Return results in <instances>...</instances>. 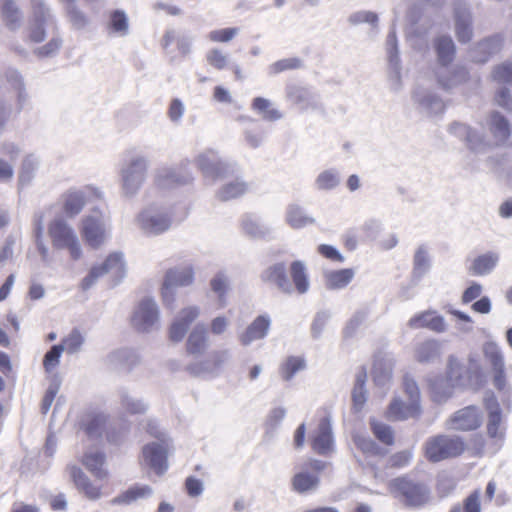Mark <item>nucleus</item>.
Wrapping results in <instances>:
<instances>
[{
	"mask_svg": "<svg viewBox=\"0 0 512 512\" xmlns=\"http://www.w3.org/2000/svg\"><path fill=\"white\" fill-rule=\"evenodd\" d=\"M388 488L390 493L406 507L418 508L429 502L430 490L421 480L403 475L392 479Z\"/></svg>",
	"mask_w": 512,
	"mask_h": 512,
	"instance_id": "nucleus-1",
	"label": "nucleus"
},
{
	"mask_svg": "<svg viewBox=\"0 0 512 512\" xmlns=\"http://www.w3.org/2000/svg\"><path fill=\"white\" fill-rule=\"evenodd\" d=\"M466 444L459 436L437 435L429 438L424 446L425 458L433 463L456 458L464 453Z\"/></svg>",
	"mask_w": 512,
	"mask_h": 512,
	"instance_id": "nucleus-2",
	"label": "nucleus"
},
{
	"mask_svg": "<svg viewBox=\"0 0 512 512\" xmlns=\"http://www.w3.org/2000/svg\"><path fill=\"white\" fill-rule=\"evenodd\" d=\"M48 234L55 249H67L73 260L82 255L79 240L73 229L63 220L56 219L49 223Z\"/></svg>",
	"mask_w": 512,
	"mask_h": 512,
	"instance_id": "nucleus-3",
	"label": "nucleus"
},
{
	"mask_svg": "<svg viewBox=\"0 0 512 512\" xmlns=\"http://www.w3.org/2000/svg\"><path fill=\"white\" fill-rule=\"evenodd\" d=\"M326 466L327 463L324 461L309 459L291 478L292 490L299 494L315 491L320 485V473Z\"/></svg>",
	"mask_w": 512,
	"mask_h": 512,
	"instance_id": "nucleus-4",
	"label": "nucleus"
},
{
	"mask_svg": "<svg viewBox=\"0 0 512 512\" xmlns=\"http://www.w3.org/2000/svg\"><path fill=\"white\" fill-rule=\"evenodd\" d=\"M108 274L115 278H121L123 276L124 263L120 254L111 253L101 264L94 265L88 275L81 281V289L84 291L88 290L100 277Z\"/></svg>",
	"mask_w": 512,
	"mask_h": 512,
	"instance_id": "nucleus-5",
	"label": "nucleus"
},
{
	"mask_svg": "<svg viewBox=\"0 0 512 512\" xmlns=\"http://www.w3.org/2000/svg\"><path fill=\"white\" fill-rule=\"evenodd\" d=\"M483 416L481 410L469 405L455 411L448 419L449 427L456 431H474L481 427Z\"/></svg>",
	"mask_w": 512,
	"mask_h": 512,
	"instance_id": "nucleus-6",
	"label": "nucleus"
},
{
	"mask_svg": "<svg viewBox=\"0 0 512 512\" xmlns=\"http://www.w3.org/2000/svg\"><path fill=\"white\" fill-rule=\"evenodd\" d=\"M309 443L314 453L326 456L334 450V440L330 420L327 417L319 419L317 427L309 436Z\"/></svg>",
	"mask_w": 512,
	"mask_h": 512,
	"instance_id": "nucleus-7",
	"label": "nucleus"
},
{
	"mask_svg": "<svg viewBox=\"0 0 512 512\" xmlns=\"http://www.w3.org/2000/svg\"><path fill=\"white\" fill-rule=\"evenodd\" d=\"M194 272L191 267L183 269H169L164 277L161 289V296L165 305H172L174 298L172 289L175 287L188 286L193 282Z\"/></svg>",
	"mask_w": 512,
	"mask_h": 512,
	"instance_id": "nucleus-8",
	"label": "nucleus"
},
{
	"mask_svg": "<svg viewBox=\"0 0 512 512\" xmlns=\"http://www.w3.org/2000/svg\"><path fill=\"white\" fill-rule=\"evenodd\" d=\"M80 233L85 243L91 248H99L105 241V226L98 211L82 219Z\"/></svg>",
	"mask_w": 512,
	"mask_h": 512,
	"instance_id": "nucleus-9",
	"label": "nucleus"
},
{
	"mask_svg": "<svg viewBox=\"0 0 512 512\" xmlns=\"http://www.w3.org/2000/svg\"><path fill=\"white\" fill-rule=\"evenodd\" d=\"M158 317L159 312L155 302L147 298L138 304L131 322L136 330L146 332L158 321Z\"/></svg>",
	"mask_w": 512,
	"mask_h": 512,
	"instance_id": "nucleus-10",
	"label": "nucleus"
},
{
	"mask_svg": "<svg viewBox=\"0 0 512 512\" xmlns=\"http://www.w3.org/2000/svg\"><path fill=\"white\" fill-rule=\"evenodd\" d=\"M199 315L200 309L197 306L181 309L169 328L170 340L173 342L181 341Z\"/></svg>",
	"mask_w": 512,
	"mask_h": 512,
	"instance_id": "nucleus-11",
	"label": "nucleus"
},
{
	"mask_svg": "<svg viewBox=\"0 0 512 512\" xmlns=\"http://www.w3.org/2000/svg\"><path fill=\"white\" fill-rule=\"evenodd\" d=\"M488 412L487 434L490 438H502V412L496 397L491 394L484 400Z\"/></svg>",
	"mask_w": 512,
	"mask_h": 512,
	"instance_id": "nucleus-12",
	"label": "nucleus"
},
{
	"mask_svg": "<svg viewBox=\"0 0 512 512\" xmlns=\"http://www.w3.org/2000/svg\"><path fill=\"white\" fill-rule=\"evenodd\" d=\"M407 325L411 329L426 328L438 333L445 330L444 318L432 310L415 314L409 319Z\"/></svg>",
	"mask_w": 512,
	"mask_h": 512,
	"instance_id": "nucleus-13",
	"label": "nucleus"
},
{
	"mask_svg": "<svg viewBox=\"0 0 512 512\" xmlns=\"http://www.w3.org/2000/svg\"><path fill=\"white\" fill-rule=\"evenodd\" d=\"M143 457L145 462L159 475L167 469V449L162 444L152 443L144 446Z\"/></svg>",
	"mask_w": 512,
	"mask_h": 512,
	"instance_id": "nucleus-14",
	"label": "nucleus"
},
{
	"mask_svg": "<svg viewBox=\"0 0 512 512\" xmlns=\"http://www.w3.org/2000/svg\"><path fill=\"white\" fill-rule=\"evenodd\" d=\"M421 409L417 402L404 403L399 399H394L388 406L385 417L388 420L399 421L408 418H415L420 415Z\"/></svg>",
	"mask_w": 512,
	"mask_h": 512,
	"instance_id": "nucleus-15",
	"label": "nucleus"
},
{
	"mask_svg": "<svg viewBox=\"0 0 512 512\" xmlns=\"http://www.w3.org/2000/svg\"><path fill=\"white\" fill-rule=\"evenodd\" d=\"M261 278L264 282L275 285L284 293L289 294L292 292V286L288 279L284 263H276L268 267L263 272Z\"/></svg>",
	"mask_w": 512,
	"mask_h": 512,
	"instance_id": "nucleus-16",
	"label": "nucleus"
},
{
	"mask_svg": "<svg viewBox=\"0 0 512 512\" xmlns=\"http://www.w3.org/2000/svg\"><path fill=\"white\" fill-rule=\"evenodd\" d=\"M69 473L76 488L87 498L95 500L101 496V487L93 484L77 466H70Z\"/></svg>",
	"mask_w": 512,
	"mask_h": 512,
	"instance_id": "nucleus-17",
	"label": "nucleus"
},
{
	"mask_svg": "<svg viewBox=\"0 0 512 512\" xmlns=\"http://www.w3.org/2000/svg\"><path fill=\"white\" fill-rule=\"evenodd\" d=\"M270 318L267 315H259L241 334L240 341L243 345H248L255 340L264 338L270 328Z\"/></svg>",
	"mask_w": 512,
	"mask_h": 512,
	"instance_id": "nucleus-18",
	"label": "nucleus"
},
{
	"mask_svg": "<svg viewBox=\"0 0 512 512\" xmlns=\"http://www.w3.org/2000/svg\"><path fill=\"white\" fill-rule=\"evenodd\" d=\"M81 463L96 479L104 480L108 477V471L104 469V453L87 452L82 456Z\"/></svg>",
	"mask_w": 512,
	"mask_h": 512,
	"instance_id": "nucleus-19",
	"label": "nucleus"
},
{
	"mask_svg": "<svg viewBox=\"0 0 512 512\" xmlns=\"http://www.w3.org/2000/svg\"><path fill=\"white\" fill-rule=\"evenodd\" d=\"M207 331L204 326L197 325L190 332L186 341V351L191 355L202 354L207 348Z\"/></svg>",
	"mask_w": 512,
	"mask_h": 512,
	"instance_id": "nucleus-20",
	"label": "nucleus"
},
{
	"mask_svg": "<svg viewBox=\"0 0 512 512\" xmlns=\"http://www.w3.org/2000/svg\"><path fill=\"white\" fill-rule=\"evenodd\" d=\"M290 276L299 294H304L309 289V279L306 267L301 261H293L289 267Z\"/></svg>",
	"mask_w": 512,
	"mask_h": 512,
	"instance_id": "nucleus-21",
	"label": "nucleus"
},
{
	"mask_svg": "<svg viewBox=\"0 0 512 512\" xmlns=\"http://www.w3.org/2000/svg\"><path fill=\"white\" fill-rule=\"evenodd\" d=\"M367 379V373L363 369L358 373L356 381L352 390V409L355 413L360 412L367 400V391L365 389V382Z\"/></svg>",
	"mask_w": 512,
	"mask_h": 512,
	"instance_id": "nucleus-22",
	"label": "nucleus"
},
{
	"mask_svg": "<svg viewBox=\"0 0 512 512\" xmlns=\"http://www.w3.org/2000/svg\"><path fill=\"white\" fill-rule=\"evenodd\" d=\"M47 9L42 3L34 6L35 24L31 27L29 38L32 42L39 43L45 38L44 23L47 17Z\"/></svg>",
	"mask_w": 512,
	"mask_h": 512,
	"instance_id": "nucleus-23",
	"label": "nucleus"
},
{
	"mask_svg": "<svg viewBox=\"0 0 512 512\" xmlns=\"http://www.w3.org/2000/svg\"><path fill=\"white\" fill-rule=\"evenodd\" d=\"M306 368V361L301 356H288L279 366V373L284 381H290L296 373Z\"/></svg>",
	"mask_w": 512,
	"mask_h": 512,
	"instance_id": "nucleus-24",
	"label": "nucleus"
},
{
	"mask_svg": "<svg viewBox=\"0 0 512 512\" xmlns=\"http://www.w3.org/2000/svg\"><path fill=\"white\" fill-rule=\"evenodd\" d=\"M354 277V270L344 268L333 270L325 275L326 286L329 289H342L346 287Z\"/></svg>",
	"mask_w": 512,
	"mask_h": 512,
	"instance_id": "nucleus-25",
	"label": "nucleus"
},
{
	"mask_svg": "<svg viewBox=\"0 0 512 512\" xmlns=\"http://www.w3.org/2000/svg\"><path fill=\"white\" fill-rule=\"evenodd\" d=\"M146 170V163L142 158L132 160L129 165L123 170L124 185L128 187L131 182L137 180L140 183Z\"/></svg>",
	"mask_w": 512,
	"mask_h": 512,
	"instance_id": "nucleus-26",
	"label": "nucleus"
},
{
	"mask_svg": "<svg viewBox=\"0 0 512 512\" xmlns=\"http://www.w3.org/2000/svg\"><path fill=\"white\" fill-rule=\"evenodd\" d=\"M497 261L498 257L493 253L480 255L473 260L469 271L473 275L487 274L495 267Z\"/></svg>",
	"mask_w": 512,
	"mask_h": 512,
	"instance_id": "nucleus-27",
	"label": "nucleus"
},
{
	"mask_svg": "<svg viewBox=\"0 0 512 512\" xmlns=\"http://www.w3.org/2000/svg\"><path fill=\"white\" fill-rule=\"evenodd\" d=\"M493 372V384L499 391L506 386V375L504 370L503 358L499 352H493L489 355Z\"/></svg>",
	"mask_w": 512,
	"mask_h": 512,
	"instance_id": "nucleus-28",
	"label": "nucleus"
},
{
	"mask_svg": "<svg viewBox=\"0 0 512 512\" xmlns=\"http://www.w3.org/2000/svg\"><path fill=\"white\" fill-rule=\"evenodd\" d=\"M435 49L439 61L446 65L453 60L455 46L452 39L448 36H441L435 40Z\"/></svg>",
	"mask_w": 512,
	"mask_h": 512,
	"instance_id": "nucleus-29",
	"label": "nucleus"
},
{
	"mask_svg": "<svg viewBox=\"0 0 512 512\" xmlns=\"http://www.w3.org/2000/svg\"><path fill=\"white\" fill-rule=\"evenodd\" d=\"M197 164L200 170L204 173H218L223 168L222 162L218 158L217 154L212 150L199 155L197 158Z\"/></svg>",
	"mask_w": 512,
	"mask_h": 512,
	"instance_id": "nucleus-30",
	"label": "nucleus"
},
{
	"mask_svg": "<svg viewBox=\"0 0 512 512\" xmlns=\"http://www.w3.org/2000/svg\"><path fill=\"white\" fill-rule=\"evenodd\" d=\"M456 35L460 42H469L472 38L470 15L465 11L456 12Z\"/></svg>",
	"mask_w": 512,
	"mask_h": 512,
	"instance_id": "nucleus-31",
	"label": "nucleus"
},
{
	"mask_svg": "<svg viewBox=\"0 0 512 512\" xmlns=\"http://www.w3.org/2000/svg\"><path fill=\"white\" fill-rule=\"evenodd\" d=\"M1 16L6 26L15 29L20 21L19 10L14 0H0Z\"/></svg>",
	"mask_w": 512,
	"mask_h": 512,
	"instance_id": "nucleus-32",
	"label": "nucleus"
},
{
	"mask_svg": "<svg viewBox=\"0 0 512 512\" xmlns=\"http://www.w3.org/2000/svg\"><path fill=\"white\" fill-rule=\"evenodd\" d=\"M142 226L148 233L158 234L169 228L170 219L166 216H143Z\"/></svg>",
	"mask_w": 512,
	"mask_h": 512,
	"instance_id": "nucleus-33",
	"label": "nucleus"
},
{
	"mask_svg": "<svg viewBox=\"0 0 512 512\" xmlns=\"http://www.w3.org/2000/svg\"><path fill=\"white\" fill-rule=\"evenodd\" d=\"M85 205V198L80 192L68 193L65 196L63 210L67 216L77 215Z\"/></svg>",
	"mask_w": 512,
	"mask_h": 512,
	"instance_id": "nucleus-34",
	"label": "nucleus"
},
{
	"mask_svg": "<svg viewBox=\"0 0 512 512\" xmlns=\"http://www.w3.org/2000/svg\"><path fill=\"white\" fill-rule=\"evenodd\" d=\"M490 130L501 141L506 140L510 136L509 124L505 117L499 113L491 114Z\"/></svg>",
	"mask_w": 512,
	"mask_h": 512,
	"instance_id": "nucleus-35",
	"label": "nucleus"
},
{
	"mask_svg": "<svg viewBox=\"0 0 512 512\" xmlns=\"http://www.w3.org/2000/svg\"><path fill=\"white\" fill-rule=\"evenodd\" d=\"M370 426L374 436L380 442L388 446L394 444V432L390 426L375 419L370 421Z\"/></svg>",
	"mask_w": 512,
	"mask_h": 512,
	"instance_id": "nucleus-36",
	"label": "nucleus"
},
{
	"mask_svg": "<svg viewBox=\"0 0 512 512\" xmlns=\"http://www.w3.org/2000/svg\"><path fill=\"white\" fill-rule=\"evenodd\" d=\"M252 109L263 114V118L269 121L278 120L281 117V113L271 108L269 100L263 97H256L252 101Z\"/></svg>",
	"mask_w": 512,
	"mask_h": 512,
	"instance_id": "nucleus-37",
	"label": "nucleus"
},
{
	"mask_svg": "<svg viewBox=\"0 0 512 512\" xmlns=\"http://www.w3.org/2000/svg\"><path fill=\"white\" fill-rule=\"evenodd\" d=\"M286 220L292 228L296 229L302 228L313 222V220L306 216L303 210L296 205H291L288 208Z\"/></svg>",
	"mask_w": 512,
	"mask_h": 512,
	"instance_id": "nucleus-38",
	"label": "nucleus"
},
{
	"mask_svg": "<svg viewBox=\"0 0 512 512\" xmlns=\"http://www.w3.org/2000/svg\"><path fill=\"white\" fill-rule=\"evenodd\" d=\"M246 191L247 185L244 182H231L222 187L219 191V198L223 201H227L243 195Z\"/></svg>",
	"mask_w": 512,
	"mask_h": 512,
	"instance_id": "nucleus-39",
	"label": "nucleus"
},
{
	"mask_svg": "<svg viewBox=\"0 0 512 512\" xmlns=\"http://www.w3.org/2000/svg\"><path fill=\"white\" fill-rule=\"evenodd\" d=\"M207 63L216 70H224L228 68V56L220 49L213 48L206 54Z\"/></svg>",
	"mask_w": 512,
	"mask_h": 512,
	"instance_id": "nucleus-40",
	"label": "nucleus"
},
{
	"mask_svg": "<svg viewBox=\"0 0 512 512\" xmlns=\"http://www.w3.org/2000/svg\"><path fill=\"white\" fill-rule=\"evenodd\" d=\"M187 182V179L182 177L180 170H171L165 175L157 178V185L159 188H171Z\"/></svg>",
	"mask_w": 512,
	"mask_h": 512,
	"instance_id": "nucleus-41",
	"label": "nucleus"
},
{
	"mask_svg": "<svg viewBox=\"0 0 512 512\" xmlns=\"http://www.w3.org/2000/svg\"><path fill=\"white\" fill-rule=\"evenodd\" d=\"M62 352V345H54L45 354L43 359V367L47 373L52 372L58 366Z\"/></svg>",
	"mask_w": 512,
	"mask_h": 512,
	"instance_id": "nucleus-42",
	"label": "nucleus"
},
{
	"mask_svg": "<svg viewBox=\"0 0 512 512\" xmlns=\"http://www.w3.org/2000/svg\"><path fill=\"white\" fill-rule=\"evenodd\" d=\"M109 28L116 33L122 35L128 31V20L123 11L115 10L110 15Z\"/></svg>",
	"mask_w": 512,
	"mask_h": 512,
	"instance_id": "nucleus-43",
	"label": "nucleus"
},
{
	"mask_svg": "<svg viewBox=\"0 0 512 512\" xmlns=\"http://www.w3.org/2000/svg\"><path fill=\"white\" fill-rule=\"evenodd\" d=\"M316 184L319 189L330 190L339 184V177L334 170H326L319 174Z\"/></svg>",
	"mask_w": 512,
	"mask_h": 512,
	"instance_id": "nucleus-44",
	"label": "nucleus"
},
{
	"mask_svg": "<svg viewBox=\"0 0 512 512\" xmlns=\"http://www.w3.org/2000/svg\"><path fill=\"white\" fill-rule=\"evenodd\" d=\"M239 32L237 27H228L213 30L209 33V39L216 43H227L231 41Z\"/></svg>",
	"mask_w": 512,
	"mask_h": 512,
	"instance_id": "nucleus-45",
	"label": "nucleus"
},
{
	"mask_svg": "<svg viewBox=\"0 0 512 512\" xmlns=\"http://www.w3.org/2000/svg\"><path fill=\"white\" fill-rule=\"evenodd\" d=\"M462 512H481L480 490H474L463 500Z\"/></svg>",
	"mask_w": 512,
	"mask_h": 512,
	"instance_id": "nucleus-46",
	"label": "nucleus"
},
{
	"mask_svg": "<svg viewBox=\"0 0 512 512\" xmlns=\"http://www.w3.org/2000/svg\"><path fill=\"white\" fill-rule=\"evenodd\" d=\"M301 65L302 62L299 58H286L273 63L271 66V71L274 74H278L287 70L299 69Z\"/></svg>",
	"mask_w": 512,
	"mask_h": 512,
	"instance_id": "nucleus-47",
	"label": "nucleus"
},
{
	"mask_svg": "<svg viewBox=\"0 0 512 512\" xmlns=\"http://www.w3.org/2000/svg\"><path fill=\"white\" fill-rule=\"evenodd\" d=\"M493 79L498 83H512V63L497 66L493 71Z\"/></svg>",
	"mask_w": 512,
	"mask_h": 512,
	"instance_id": "nucleus-48",
	"label": "nucleus"
},
{
	"mask_svg": "<svg viewBox=\"0 0 512 512\" xmlns=\"http://www.w3.org/2000/svg\"><path fill=\"white\" fill-rule=\"evenodd\" d=\"M411 458L410 451H399L389 458L387 466L394 469L404 468L410 463Z\"/></svg>",
	"mask_w": 512,
	"mask_h": 512,
	"instance_id": "nucleus-49",
	"label": "nucleus"
},
{
	"mask_svg": "<svg viewBox=\"0 0 512 512\" xmlns=\"http://www.w3.org/2000/svg\"><path fill=\"white\" fill-rule=\"evenodd\" d=\"M436 343L426 342L421 344L416 351V359L419 362H428L436 354Z\"/></svg>",
	"mask_w": 512,
	"mask_h": 512,
	"instance_id": "nucleus-50",
	"label": "nucleus"
},
{
	"mask_svg": "<svg viewBox=\"0 0 512 512\" xmlns=\"http://www.w3.org/2000/svg\"><path fill=\"white\" fill-rule=\"evenodd\" d=\"M82 343L83 337L81 333L77 330H74L65 339H63V350L66 349L69 352H75L80 348Z\"/></svg>",
	"mask_w": 512,
	"mask_h": 512,
	"instance_id": "nucleus-51",
	"label": "nucleus"
},
{
	"mask_svg": "<svg viewBox=\"0 0 512 512\" xmlns=\"http://www.w3.org/2000/svg\"><path fill=\"white\" fill-rule=\"evenodd\" d=\"M317 250L318 253L326 259L339 263L344 261L342 254L331 245L321 244L318 246Z\"/></svg>",
	"mask_w": 512,
	"mask_h": 512,
	"instance_id": "nucleus-52",
	"label": "nucleus"
},
{
	"mask_svg": "<svg viewBox=\"0 0 512 512\" xmlns=\"http://www.w3.org/2000/svg\"><path fill=\"white\" fill-rule=\"evenodd\" d=\"M212 290L218 294L220 306L224 305V296L227 290V283L223 276H216L211 280Z\"/></svg>",
	"mask_w": 512,
	"mask_h": 512,
	"instance_id": "nucleus-53",
	"label": "nucleus"
},
{
	"mask_svg": "<svg viewBox=\"0 0 512 512\" xmlns=\"http://www.w3.org/2000/svg\"><path fill=\"white\" fill-rule=\"evenodd\" d=\"M226 360V353L223 351H217L210 355L205 361V367L208 370H215L220 368Z\"/></svg>",
	"mask_w": 512,
	"mask_h": 512,
	"instance_id": "nucleus-54",
	"label": "nucleus"
},
{
	"mask_svg": "<svg viewBox=\"0 0 512 512\" xmlns=\"http://www.w3.org/2000/svg\"><path fill=\"white\" fill-rule=\"evenodd\" d=\"M149 493H150L149 487H146V486L145 487H134V488L127 490L122 495V500L124 502H131L138 498L144 497V496L148 495Z\"/></svg>",
	"mask_w": 512,
	"mask_h": 512,
	"instance_id": "nucleus-55",
	"label": "nucleus"
},
{
	"mask_svg": "<svg viewBox=\"0 0 512 512\" xmlns=\"http://www.w3.org/2000/svg\"><path fill=\"white\" fill-rule=\"evenodd\" d=\"M447 376L451 380H460L462 377V366L454 356H451L448 360Z\"/></svg>",
	"mask_w": 512,
	"mask_h": 512,
	"instance_id": "nucleus-56",
	"label": "nucleus"
},
{
	"mask_svg": "<svg viewBox=\"0 0 512 512\" xmlns=\"http://www.w3.org/2000/svg\"><path fill=\"white\" fill-rule=\"evenodd\" d=\"M403 386H404L405 393L408 395V397L410 399V402L415 401V402L419 403V389H418L416 382L409 377H405Z\"/></svg>",
	"mask_w": 512,
	"mask_h": 512,
	"instance_id": "nucleus-57",
	"label": "nucleus"
},
{
	"mask_svg": "<svg viewBox=\"0 0 512 512\" xmlns=\"http://www.w3.org/2000/svg\"><path fill=\"white\" fill-rule=\"evenodd\" d=\"M60 46V39L52 38L47 44L37 50V54L42 57L51 56L59 50Z\"/></svg>",
	"mask_w": 512,
	"mask_h": 512,
	"instance_id": "nucleus-58",
	"label": "nucleus"
},
{
	"mask_svg": "<svg viewBox=\"0 0 512 512\" xmlns=\"http://www.w3.org/2000/svg\"><path fill=\"white\" fill-rule=\"evenodd\" d=\"M294 104L300 105L302 108H307L309 105V93L305 89H297L290 95Z\"/></svg>",
	"mask_w": 512,
	"mask_h": 512,
	"instance_id": "nucleus-59",
	"label": "nucleus"
},
{
	"mask_svg": "<svg viewBox=\"0 0 512 512\" xmlns=\"http://www.w3.org/2000/svg\"><path fill=\"white\" fill-rule=\"evenodd\" d=\"M184 112V107L179 99H173L168 109V116L172 121H178Z\"/></svg>",
	"mask_w": 512,
	"mask_h": 512,
	"instance_id": "nucleus-60",
	"label": "nucleus"
},
{
	"mask_svg": "<svg viewBox=\"0 0 512 512\" xmlns=\"http://www.w3.org/2000/svg\"><path fill=\"white\" fill-rule=\"evenodd\" d=\"M103 419L99 416L92 417L85 424V432L88 436L92 437L97 434L103 426Z\"/></svg>",
	"mask_w": 512,
	"mask_h": 512,
	"instance_id": "nucleus-61",
	"label": "nucleus"
},
{
	"mask_svg": "<svg viewBox=\"0 0 512 512\" xmlns=\"http://www.w3.org/2000/svg\"><path fill=\"white\" fill-rule=\"evenodd\" d=\"M185 488L190 496H198L202 492V483L195 477H188L185 481Z\"/></svg>",
	"mask_w": 512,
	"mask_h": 512,
	"instance_id": "nucleus-62",
	"label": "nucleus"
},
{
	"mask_svg": "<svg viewBox=\"0 0 512 512\" xmlns=\"http://www.w3.org/2000/svg\"><path fill=\"white\" fill-rule=\"evenodd\" d=\"M354 442L355 445L363 452L378 451L377 445L371 439L358 436L354 438Z\"/></svg>",
	"mask_w": 512,
	"mask_h": 512,
	"instance_id": "nucleus-63",
	"label": "nucleus"
},
{
	"mask_svg": "<svg viewBox=\"0 0 512 512\" xmlns=\"http://www.w3.org/2000/svg\"><path fill=\"white\" fill-rule=\"evenodd\" d=\"M228 325V320L225 317H216L211 321L210 330L213 334H222Z\"/></svg>",
	"mask_w": 512,
	"mask_h": 512,
	"instance_id": "nucleus-64",
	"label": "nucleus"
}]
</instances>
